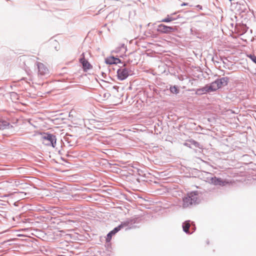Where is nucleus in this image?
Returning a JSON list of instances; mask_svg holds the SVG:
<instances>
[{"label": "nucleus", "instance_id": "nucleus-1", "mask_svg": "<svg viewBox=\"0 0 256 256\" xmlns=\"http://www.w3.org/2000/svg\"><path fill=\"white\" fill-rule=\"evenodd\" d=\"M140 220L141 218L139 216H135L131 218H128L126 220L122 222L120 225L114 228L112 230L107 234L106 238V242H110L112 236L114 235L122 228H126V230L136 228V226L134 224L140 223Z\"/></svg>", "mask_w": 256, "mask_h": 256}, {"label": "nucleus", "instance_id": "nucleus-2", "mask_svg": "<svg viewBox=\"0 0 256 256\" xmlns=\"http://www.w3.org/2000/svg\"><path fill=\"white\" fill-rule=\"evenodd\" d=\"M182 200V207L184 208L198 204L199 202L198 192H192L188 193L186 196L183 198Z\"/></svg>", "mask_w": 256, "mask_h": 256}, {"label": "nucleus", "instance_id": "nucleus-3", "mask_svg": "<svg viewBox=\"0 0 256 256\" xmlns=\"http://www.w3.org/2000/svg\"><path fill=\"white\" fill-rule=\"evenodd\" d=\"M204 178L206 182L216 186H223L228 184V182L227 180H224L220 178H217L216 176H214L211 173H206Z\"/></svg>", "mask_w": 256, "mask_h": 256}, {"label": "nucleus", "instance_id": "nucleus-4", "mask_svg": "<svg viewBox=\"0 0 256 256\" xmlns=\"http://www.w3.org/2000/svg\"><path fill=\"white\" fill-rule=\"evenodd\" d=\"M42 143L46 146L55 148L56 142V136L53 134L44 133L42 136Z\"/></svg>", "mask_w": 256, "mask_h": 256}, {"label": "nucleus", "instance_id": "nucleus-5", "mask_svg": "<svg viewBox=\"0 0 256 256\" xmlns=\"http://www.w3.org/2000/svg\"><path fill=\"white\" fill-rule=\"evenodd\" d=\"M126 64L124 63L117 70L118 78L120 80H126L131 72V70L126 68Z\"/></svg>", "mask_w": 256, "mask_h": 256}, {"label": "nucleus", "instance_id": "nucleus-6", "mask_svg": "<svg viewBox=\"0 0 256 256\" xmlns=\"http://www.w3.org/2000/svg\"><path fill=\"white\" fill-rule=\"evenodd\" d=\"M183 231L186 234H190L195 232L196 227L194 222L187 220L182 223Z\"/></svg>", "mask_w": 256, "mask_h": 256}, {"label": "nucleus", "instance_id": "nucleus-7", "mask_svg": "<svg viewBox=\"0 0 256 256\" xmlns=\"http://www.w3.org/2000/svg\"><path fill=\"white\" fill-rule=\"evenodd\" d=\"M177 30L176 26H168L164 24H160L158 26L156 30L160 34H169L175 32Z\"/></svg>", "mask_w": 256, "mask_h": 256}, {"label": "nucleus", "instance_id": "nucleus-8", "mask_svg": "<svg viewBox=\"0 0 256 256\" xmlns=\"http://www.w3.org/2000/svg\"><path fill=\"white\" fill-rule=\"evenodd\" d=\"M79 62L82 64L84 72H87L92 68L88 60L86 59L84 52L80 55V58H79Z\"/></svg>", "mask_w": 256, "mask_h": 256}, {"label": "nucleus", "instance_id": "nucleus-9", "mask_svg": "<svg viewBox=\"0 0 256 256\" xmlns=\"http://www.w3.org/2000/svg\"><path fill=\"white\" fill-rule=\"evenodd\" d=\"M36 66L39 75L41 76H48L49 74L48 69L42 63L37 62Z\"/></svg>", "mask_w": 256, "mask_h": 256}, {"label": "nucleus", "instance_id": "nucleus-10", "mask_svg": "<svg viewBox=\"0 0 256 256\" xmlns=\"http://www.w3.org/2000/svg\"><path fill=\"white\" fill-rule=\"evenodd\" d=\"M68 146H74L76 145L77 139L76 136L66 134L64 138Z\"/></svg>", "mask_w": 256, "mask_h": 256}, {"label": "nucleus", "instance_id": "nucleus-11", "mask_svg": "<svg viewBox=\"0 0 256 256\" xmlns=\"http://www.w3.org/2000/svg\"><path fill=\"white\" fill-rule=\"evenodd\" d=\"M105 62L106 64H124L122 60L118 58L114 57V56H111L109 58H107L105 59Z\"/></svg>", "mask_w": 256, "mask_h": 256}, {"label": "nucleus", "instance_id": "nucleus-12", "mask_svg": "<svg viewBox=\"0 0 256 256\" xmlns=\"http://www.w3.org/2000/svg\"><path fill=\"white\" fill-rule=\"evenodd\" d=\"M216 80L220 88L228 85L229 82V78L228 77H222L217 78Z\"/></svg>", "mask_w": 256, "mask_h": 256}, {"label": "nucleus", "instance_id": "nucleus-13", "mask_svg": "<svg viewBox=\"0 0 256 256\" xmlns=\"http://www.w3.org/2000/svg\"><path fill=\"white\" fill-rule=\"evenodd\" d=\"M12 126L10 124L4 120L0 119V130H6V129H10L12 128Z\"/></svg>", "mask_w": 256, "mask_h": 256}, {"label": "nucleus", "instance_id": "nucleus-14", "mask_svg": "<svg viewBox=\"0 0 256 256\" xmlns=\"http://www.w3.org/2000/svg\"><path fill=\"white\" fill-rule=\"evenodd\" d=\"M206 86L209 92H214L220 88L216 80L210 84H206Z\"/></svg>", "mask_w": 256, "mask_h": 256}, {"label": "nucleus", "instance_id": "nucleus-15", "mask_svg": "<svg viewBox=\"0 0 256 256\" xmlns=\"http://www.w3.org/2000/svg\"><path fill=\"white\" fill-rule=\"evenodd\" d=\"M126 46L124 44H122L120 45V46L116 47L114 50H113L112 52L118 54L120 52H126Z\"/></svg>", "mask_w": 256, "mask_h": 256}, {"label": "nucleus", "instance_id": "nucleus-16", "mask_svg": "<svg viewBox=\"0 0 256 256\" xmlns=\"http://www.w3.org/2000/svg\"><path fill=\"white\" fill-rule=\"evenodd\" d=\"M174 14H171L170 15H167L166 17L162 20L160 22H170L173 20H174L178 18H175L174 16Z\"/></svg>", "mask_w": 256, "mask_h": 256}, {"label": "nucleus", "instance_id": "nucleus-17", "mask_svg": "<svg viewBox=\"0 0 256 256\" xmlns=\"http://www.w3.org/2000/svg\"><path fill=\"white\" fill-rule=\"evenodd\" d=\"M207 92H210L209 90H208V86L206 85L202 87V88H198L197 90L196 93L198 94H206Z\"/></svg>", "mask_w": 256, "mask_h": 256}, {"label": "nucleus", "instance_id": "nucleus-18", "mask_svg": "<svg viewBox=\"0 0 256 256\" xmlns=\"http://www.w3.org/2000/svg\"><path fill=\"white\" fill-rule=\"evenodd\" d=\"M170 92L173 94H178L180 92L178 87L176 86H170Z\"/></svg>", "mask_w": 256, "mask_h": 256}, {"label": "nucleus", "instance_id": "nucleus-19", "mask_svg": "<svg viewBox=\"0 0 256 256\" xmlns=\"http://www.w3.org/2000/svg\"><path fill=\"white\" fill-rule=\"evenodd\" d=\"M190 145H192V147L193 146L194 148H202L201 145L200 144L199 142H197L196 141L191 140H190Z\"/></svg>", "mask_w": 256, "mask_h": 256}, {"label": "nucleus", "instance_id": "nucleus-20", "mask_svg": "<svg viewBox=\"0 0 256 256\" xmlns=\"http://www.w3.org/2000/svg\"><path fill=\"white\" fill-rule=\"evenodd\" d=\"M248 57L249 58L252 62L256 64V56L254 54H250L248 55Z\"/></svg>", "mask_w": 256, "mask_h": 256}, {"label": "nucleus", "instance_id": "nucleus-21", "mask_svg": "<svg viewBox=\"0 0 256 256\" xmlns=\"http://www.w3.org/2000/svg\"><path fill=\"white\" fill-rule=\"evenodd\" d=\"M190 142H186L184 144V145L187 146H188L190 148H192V145H190Z\"/></svg>", "mask_w": 256, "mask_h": 256}, {"label": "nucleus", "instance_id": "nucleus-22", "mask_svg": "<svg viewBox=\"0 0 256 256\" xmlns=\"http://www.w3.org/2000/svg\"><path fill=\"white\" fill-rule=\"evenodd\" d=\"M102 75L103 78H105L106 76V74L104 72H102Z\"/></svg>", "mask_w": 256, "mask_h": 256}, {"label": "nucleus", "instance_id": "nucleus-23", "mask_svg": "<svg viewBox=\"0 0 256 256\" xmlns=\"http://www.w3.org/2000/svg\"><path fill=\"white\" fill-rule=\"evenodd\" d=\"M196 7H197V8H198L199 9H200V10H202V6H200V5H199V4H198V5H197V6H196Z\"/></svg>", "mask_w": 256, "mask_h": 256}, {"label": "nucleus", "instance_id": "nucleus-24", "mask_svg": "<svg viewBox=\"0 0 256 256\" xmlns=\"http://www.w3.org/2000/svg\"><path fill=\"white\" fill-rule=\"evenodd\" d=\"M188 4V3L183 2L181 6H187Z\"/></svg>", "mask_w": 256, "mask_h": 256}, {"label": "nucleus", "instance_id": "nucleus-25", "mask_svg": "<svg viewBox=\"0 0 256 256\" xmlns=\"http://www.w3.org/2000/svg\"><path fill=\"white\" fill-rule=\"evenodd\" d=\"M154 24H152L151 23H148V26H150L151 25H152V26H154Z\"/></svg>", "mask_w": 256, "mask_h": 256}, {"label": "nucleus", "instance_id": "nucleus-26", "mask_svg": "<svg viewBox=\"0 0 256 256\" xmlns=\"http://www.w3.org/2000/svg\"><path fill=\"white\" fill-rule=\"evenodd\" d=\"M22 194H24V192H22ZM26 193H24V196H26Z\"/></svg>", "mask_w": 256, "mask_h": 256}]
</instances>
